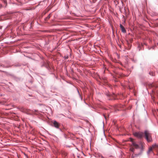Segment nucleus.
<instances>
[{
    "mask_svg": "<svg viewBox=\"0 0 158 158\" xmlns=\"http://www.w3.org/2000/svg\"><path fill=\"white\" fill-rule=\"evenodd\" d=\"M157 90H152V95H151L152 98V96H153L156 95L157 96L158 95V93L157 92Z\"/></svg>",
    "mask_w": 158,
    "mask_h": 158,
    "instance_id": "obj_11",
    "label": "nucleus"
},
{
    "mask_svg": "<svg viewBox=\"0 0 158 158\" xmlns=\"http://www.w3.org/2000/svg\"><path fill=\"white\" fill-rule=\"evenodd\" d=\"M158 146V145L156 144H153L152 145V147L154 148V147H157Z\"/></svg>",
    "mask_w": 158,
    "mask_h": 158,
    "instance_id": "obj_21",
    "label": "nucleus"
},
{
    "mask_svg": "<svg viewBox=\"0 0 158 158\" xmlns=\"http://www.w3.org/2000/svg\"><path fill=\"white\" fill-rule=\"evenodd\" d=\"M6 115L4 113L0 112V117L1 118H4V116Z\"/></svg>",
    "mask_w": 158,
    "mask_h": 158,
    "instance_id": "obj_13",
    "label": "nucleus"
},
{
    "mask_svg": "<svg viewBox=\"0 0 158 158\" xmlns=\"http://www.w3.org/2000/svg\"><path fill=\"white\" fill-rule=\"evenodd\" d=\"M149 74L152 76H155V73L153 72H149Z\"/></svg>",
    "mask_w": 158,
    "mask_h": 158,
    "instance_id": "obj_15",
    "label": "nucleus"
},
{
    "mask_svg": "<svg viewBox=\"0 0 158 158\" xmlns=\"http://www.w3.org/2000/svg\"><path fill=\"white\" fill-rule=\"evenodd\" d=\"M152 148H149L147 152V153L149 154L151 151H152Z\"/></svg>",
    "mask_w": 158,
    "mask_h": 158,
    "instance_id": "obj_16",
    "label": "nucleus"
},
{
    "mask_svg": "<svg viewBox=\"0 0 158 158\" xmlns=\"http://www.w3.org/2000/svg\"><path fill=\"white\" fill-rule=\"evenodd\" d=\"M51 125L57 129H59L60 131L63 132L62 129L59 127L60 126V124L56 120L52 121L51 122Z\"/></svg>",
    "mask_w": 158,
    "mask_h": 158,
    "instance_id": "obj_4",
    "label": "nucleus"
},
{
    "mask_svg": "<svg viewBox=\"0 0 158 158\" xmlns=\"http://www.w3.org/2000/svg\"><path fill=\"white\" fill-rule=\"evenodd\" d=\"M2 5L1 4H0V8L2 7Z\"/></svg>",
    "mask_w": 158,
    "mask_h": 158,
    "instance_id": "obj_25",
    "label": "nucleus"
},
{
    "mask_svg": "<svg viewBox=\"0 0 158 158\" xmlns=\"http://www.w3.org/2000/svg\"><path fill=\"white\" fill-rule=\"evenodd\" d=\"M42 64L41 65V67H45L50 72H53V68L51 66V63L50 62L48 61H46V62L43 61L42 62Z\"/></svg>",
    "mask_w": 158,
    "mask_h": 158,
    "instance_id": "obj_2",
    "label": "nucleus"
},
{
    "mask_svg": "<svg viewBox=\"0 0 158 158\" xmlns=\"http://www.w3.org/2000/svg\"><path fill=\"white\" fill-rule=\"evenodd\" d=\"M77 157H78V158H79V155H77Z\"/></svg>",
    "mask_w": 158,
    "mask_h": 158,
    "instance_id": "obj_34",
    "label": "nucleus"
},
{
    "mask_svg": "<svg viewBox=\"0 0 158 158\" xmlns=\"http://www.w3.org/2000/svg\"><path fill=\"white\" fill-rule=\"evenodd\" d=\"M132 145L136 148H139V146L138 144L135 143V142H133L132 143Z\"/></svg>",
    "mask_w": 158,
    "mask_h": 158,
    "instance_id": "obj_12",
    "label": "nucleus"
},
{
    "mask_svg": "<svg viewBox=\"0 0 158 158\" xmlns=\"http://www.w3.org/2000/svg\"><path fill=\"white\" fill-rule=\"evenodd\" d=\"M20 64L19 63L16 64L14 65V66L16 67L20 66Z\"/></svg>",
    "mask_w": 158,
    "mask_h": 158,
    "instance_id": "obj_17",
    "label": "nucleus"
},
{
    "mask_svg": "<svg viewBox=\"0 0 158 158\" xmlns=\"http://www.w3.org/2000/svg\"><path fill=\"white\" fill-rule=\"evenodd\" d=\"M149 86L150 87H154V84H153L152 83H150L149 85Z\"/></svg>",
    "mask_w": 158,
    "mask_h": 158,
    "instance_id": "obj_20",
    "label": "nucleus"
},
{
    "mask_svg": "<svg viewBox=\"0 0 158 158\" xmlns=\"http://www.w3.org/2000/svg\"><path fill=\"white\" fill-rule=\"evenodd\" d=\"M130 150L132 152H134V151L135 149L134 148H131L130 149Z\"/></svg>",
    "mask_w": 158,
    "mask_h": 158,
    "instance_id": "obj_18",
    "label": "nucleus"
},
{
    "mask_svg": "<svg viewBox=\"0 0 158 158\" xmlns=\"http://www.w3.org/2000/svg\"><path fill=\"white\" fill-rule=\"evenodd\" d=\"M103 115H104L105 119H106V116H105V115L104 114H103Z\"/></svg>",
    "mask_w": 158,
    "mask_h": 158,
    "instance_id": "obj_28",
    "label": "nucleus"
},
{
    "mask_svg": "<svg viewBox=\"0 0 158 158\" xmlns=\"http://www.w3.org/2000/svg\"><path fill=\"white\" fill-rule=\"evenodd\" d=\"M120 27L123 33H125L126 32V31L124 27L121 24H120Z\"/></svg>",
    "mask_w": 158,
    "mask_h": 158,
    "instance_id": "obj_10",
    "label": "nucleus"
},
{
    "mask_svg": "<svg viewBox=\"0 0 158 158\" xmlns=\"http://www.w3.org/2000/svg\"><path fill=\"white\" fill-rule=\"evenodd\" d=\"M73 2H74L76 3V2H77V1L75 0Z\"/></svg>",
    "mask_w": 158,
    "mask_h": 158,
    "instance_id": "obj_30",
    "label": "nucleus"
},
{
    "mask_svg": "<svg viewBox=\"0 0 158 158\" xmlns=\"http://www.w3.org/2000/svg\"><path fill=\"white\" fill-rule=\"evenodd\" d=\"M64 135L65 138L66 139H68L66 140V142L67 143H69V140H70L73 139L72 138V137L71 135L70 134H68L67 135L66 134L64 133Z\"/></svg>",
    "mask_w": 158,
    "mask_h": 158,
    "instance_id": "obj_6",
    "label": "nucleus"
},
{
    "mask_svg": "<svg viewBox=\"0 0 158 158\" xmlns=\"http://www.w3.org/2000/svg\"><path fill=\"white\" fill-rule=\"evenodd\" d=\"M11 117L14 119L15 120H18L19 117L15 113H13L11 114Z\"/></svg>",
    "mask_w": 158,
    "mask_h": 158,
    "instance_id": "obj_8",
    "label": "nucleus"
},
{
    "mask_svg": "<svg viewBox=\"0 0 158 158\" xmlns=\"http://www.w3.org/2000/svg\"><path fill=\"white\" fill-rule=\"evenodd\" d=\"M79 97H80V98H81V99H82V98L81 97V95H80V96H79Z\"/></svg>",
    "mask_w": 158,
    "mask_h": 158,
    "instance_id": "obj_31",
    "label": "nucleus"
},
{
    "mask_svg": "<svg viewBox=\"0 0 158 158\" xmlns=\"http://www.w3.org/2000/svg\"><path fill=\"white\" fill-rule=\"evenodd\" d=\"M49 44V41L45 40V44L46 45H48Z\"/></svg>",
    "mask_w": 158,
    "mask_h": 158,
    "instance_id": "obj_19",
    "label": "nucleus"
},
{
    "mask_svg": "<svg viewBox=\"0 0 158 158\" xmlns=\"http://www.w3.org/2000/svg\"><path fill=\"white\" fill-rule=\"evenodd\" d=\"M66 146L67 147H70L71 146H70V145H66Z\"/></svg>",
    "mask_w": 158,
    "mask_h": 158,
    "instance_id": "obj_27",
    "label": "nucleus"
},
{
    "mask_svg": "<svg viewBox=\"0 0 158 158\" xmlns=\"http://www.w3.org/2000/svg\"><path fill=\"white\" fill-rule=\"evenodd\" d=\"M76 149H77L78 151H79V150L78 148H77V147H76Z\"/></svg>",
    "mask_w": 158,
    "mask_h": 158,
    "instance_id": "obj_33",
    "label": "nucleus"
},
{
    "mask_svg": "<svg viewBox=\"0 0 158 158\" xmlns=\"http://www.w3.org/2000/svg\"><path fill=\"white\" fill-rule=\"evenodd\" d=\"M69 57L68 56H64V58L65 60H67L68 59Z\"/></svg>",
    "mask_w": 158,
    "mask_h": 158,
    "instance_id": "obj_22",
    "label": "nucleus"
},
{
    "mask_svg": "<svg viewBox=\"0 0 158 158\" xmlns=\"http://www.w3.org/2000/svg\"><path fill=\"white\" fill-rule=\"evenodd\" d=\"M33 24V22H32L30 23V25L31 28L32 27V26Z\"/></svg>",
    "mask_w": 158,
    "mask_h": 158,
    "instance_id": "obj_23",
    "label": "nucleus"
},
{
    "mask_svg": "<svg viewBox=\"0 0 158 158\" xmlns=\"http://www.w3.org/2000/svg\"><path fill=\"white\" fill-rule=\"evenodd\" d=\"M64 155H65V156H66V154L65 153H64Z\"/></svg>",
    "mask_w": 158,
    "mask_h": 158,
    "instance_id": "obj_36",
    "label": "nucleus"
},
{
    "mask_svg": "<svg viewBox=\"0 0 158 158\" xmlns=\"http://www.w3.org/2000/svg\"><path fill=\"white\" fill-rule=\"evenodd\" d=\"M71 144H73H73L72 143V142H71Z\"/></svg>",
    "mask_w": 158,
    "mask_h": 158,
    "instance_id": "obj_39",
    "label": "nucleus"
},
{
    "mask_svg": "<svg viewBox=\"0 0 158 158\" xmlns=\"http://www.w3.org/2000/svg\"><path fill=\"white\" fill-rule=\"evenodd\" d=\"M144 135L145 138L147 142H149L152 141V138L151 134L150 132L147 130L144 131Z\"/></svg>",
    "mask_w": 158,
    "mask_h": 158,
    "instance_id": "obj_3",
    "label": "nucleus"
},
{
    "mask_svg": "<svg viewBox=\"0 0 158 158\" xmlns=\"http://www.w3.org/2000/svg\"><path fill=\"white\" fill-rule=\"evenodd\" d=\"M20 110L21 111L26 113L28 115H32L33 114H34L37 115H40L41 117H42L41 114L40 113L39 111L37 110H34L31 111L29 110H28L26 108L22 107L20 108Z\"/></svg>",
    "mask_w": 158,
    "mask_h": 158,
    "instance_id": "obj_1",
    "label": "nucleus"
},
{
    "mask_svg": "<svg viewBox=\"0 0 158 158\" xmlns=\"http://www.w3.org/2000/svg\"><path fill=\"white\" fill-rule=\"evenodd\" d=\"M133 135L138 138L141 139L144 135V133L141 131L136 132L133 133Z\"/></svg>",
    "mask_w": 158,
    "mask_h": 158,
    "instance_id": "obj_5",
    "label": "nucleus"
},
{
    "mask_svg": "<svg viewBox=\"0 0 158 158\" xmlns=\"http://www.w3.org/2000/svg\"><path fill=\"white\" fill-rule=\"evenodd\" d=\"M79 20H80V21L81 20V19L80 18Z\"/></svg>",
    "mask_w": 158,
    "mask_h": 158,
    "instance_id": "obj_38",
    "label": "nucleus"
},
{
    "mask_svg": "<svg viewBox=\"0 0 158 158\" xmlns=\"http://www.w3.org/2000/svg\"><path fill=\"white\" fill-rule=\"evenodd\" d=\"M77 92H78V94H79V90L78 89V88H77Z\"/></svg>",
    "mask_w": 158,
    "mask_h": 158,
    "instance_id": "obj_24",
    "label": "nucleus"
},
{
    "mask_svg": "<svg viewBox=\"0 0 158 158\" xmlns=\"http://www.w3.org/2000/svg\"><path fill=\"white\" fill-rule=\"evenodd\" d=\"M8 66H6V68H8Z\"/></svg>",
    "mask_w": 158,
    "mask_h": 158,
    "instance_id": "obj_37",
    "label": "nucleus"
},
{
    "mask_svg": "<svg viewBox=\"0 0 158 158\" xmlns=\"http://www.w3.org/2000/svg\"><path fill=\"white\" fill-rule=\"evenodd\" d=\"M51 15V14H49V15L47 16V17L45 19V20L46 21H47L50 18Z\"/></svg>",
    "mask_w": 158,
    "mask_h": 158,
    "instance_id": "obj_14",
    "label": "nucleus"
},
{
    "mask_svg": "<svg viewBox=\"0 0 158 158\" xmlns=\"http://www.w3.org/2000/svg\"><path fill=\"white\" fill-rule=\"evenodd\" d=\"M67 7H68V8H69V6H67Z\"/></svg>",
    "mask_w": 158,
    "mask_h": 158,
    "instance_id": "obj_35",
    "label": "nucleus"
},
{
    "mask_svg": "<svg viewBox=\"0 0 158 158\" xmlns=\"http://www.w3.org/2000/svg\"><path fill=\"white\" fill-rule=\"evenodd\" d=\"M75 6V8H76V7H77V6Z\"/></svg>",
    "mask_w": 158,
    "mask_h": 158,
    "instance_id": "obj_40",
    "label": "nucleus"
},
{
    "mask_svg": "<svg viewBox=\"0 0 158 158\" xmlns=\"http://www.w3.org/2000/svg\"><path fill=\"white\" fill-rule=\"evenodd\" d=\"M0 71H1V72H4V71H2V70H0Z\"/></svg>",
    "mask_w": 158,
    "mask_h": 158,
    "instance_id": "obj_32",
    "label": "nucleus"
},
{
    "mask_svg": "<svg viewBox=\"0 0 158 158\" xmlns=\"http://www.w3.org/2000/svg\"><path fill=\"white\" fill-rule=\"evenodd\" d=\"M29 82L31 83H32V81H31V80H30V81H29Z\"/></svg>",
    "mask_w": 158,
    "mask_h": 158,
    "instance_id": "obj_29",
    "label": "nucleus"
},
{
    "mask_svg": "<svg viewBox=\"0 0 158 158\" xmlns=\"http://www.w3.org/2000/svg\"><path fill=\"white\" fill-rule=\"evenodd\" d=\"M9 18L6 15H2L0 17V21L8 19Z\"/></svg>",
    "mask_w": 158,
    "mask_h": 158,
    "instance_id": "obj_7",
    "label": "nucleus"
},
{
    "mask_svg": "<svg viewBox=\"0 0 158 158\" xmlns=\"http://www.w3.org/2000/svg\"><path fill=\"white\" fill-rule=\"evenodd\" d=\"M9 75L12 77L13 79L15 81H18L19 80V78L16 77L15 75L12 74H10Z\"/></svg>",
    "mask_w": 158,
    "mask_h": 158,
    "instance_id": "obj_9",
    "label": "nucleus"
},
{
    "mask_svg": "<svg viewBox=\"0 0 158 158\" xmlns=\"http://www.w3.org/2000/svg\"><path fill=\"white\" fill-rule=\"evenodd\" d=\"M1 66H2L3 67H5V66L3 65H1Z\"/></svg>",
    "mask_w": 158,
    "mask_h": 158,
    "instance_id": "obj_26",
    "label": "nucleus"
}]
</instances>
